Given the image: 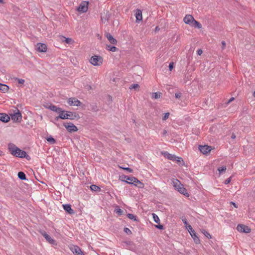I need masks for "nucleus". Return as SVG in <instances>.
Here are the masks:
<instances>
[{
	"mask_svg": "<svg viewBox=\"0 0 255 255\" xmlns=\"http://www.w3.org/2000/svg\"><path fill=\"white\" fill-rule=\"evenodd\" d=\"M45 108L59 114V116L55 118V121H58L60 119L63 120L68 119V117L66 113L67 111L62 110L61 108L52 104H50L49 106H45Z\"/></svg>",
	"mask_w": 255,
	"mask_h": 255,
	"instance_id": "nucleus-1",
	"label": "nucleus"
},
{
	"mask_svg": "<svg viewBox=\"0 0 255 255\" xmlns=\"http://www.w3.org/2000/svg\"><path fill=\"white\" fill-rule=\"evenodd\" d=\"M8 147L11 151V153L13 155L20 158L25 157L26 159H27L28 157H29L28 155H27V153L25 151L21 150L13 144H9Z\"/></svg>",
	"mask_w": 255,
	"mask_h": 255,
	"instance_id": "nucleus-2",
	"label": "nucleus"
},
{
	"mask_svg": "<svg viewBox=\"0 0 255 255\" xmlns=\"http://www.w3.org/2000/svg\"><path fill=\"white\" fill-rule=\"evenodd\" d=\"M103 61V58L100 56L94 55L93 56L90 60V62L91 64L94 66H100L102 64Z\"/></svg>",
	"mask_w": 255,
	"mask_h": 255,
	"instance_id": "nucleus-3",
	"label": "nucleus"
},
{
	"mask_svg": "<svg viewBox=\"0 0 255 255\" xmlns=\"http://www.w3.org/2000/svg\"><path fill=\"white\" fill-rule=\"evenodd\" d=\"M11 120L15 122L20 123L22 119V116L19 111L16 109L15 112L11 115Z\"/></svg>",
	"mask_w": 255,
	"mask_h": 255,
	"instance_id": "nucleus-4",
	"label": "nucleus"
},
{
	"mask_svg": "<svg viewBox=\"0 0 255 255\" xmlns=\"http://www.w3.org/2000/svg\"><path fill=\"white\" fill-rule=\"evenodd\" d=\"M187 229L189 231L191 237L193 239L195 243L196 244H199L200 243V240L199 238L197 236L195 231L192 229V227L191 225H188L186 227Z\"/></svg>",
	"mask_w": 255,
	"mask_h": 255,
	"instance_id": "nucleus-5",
	"label": "nucleus"
},
{
	"mask_svg": "<svg viewBox=\"0 0 255 255\" xmlns=\"http://www.w3.org/2000/svg\"><path fill=\"white\" fill-rule=\"evenodd\" d=\"M89 2L83 1L81 2L79 6L77 8V10L81 12H85L88 8Z\"/></svg>",
	"mask_w": 255,
	"mask_h": 255,
	"instance_id": "nucleus-6",
	"label": "nucleus"
},
{
	"mask_svg": "<svg viewBox=\"0 0 255 255\" xmlns=\"http://www.w3.org/2000/svg\"><path fill=\"white\" fill-rule=\"evenodd\" d=\"M237 229L241 233H249L251 231V229L248 226L244 225H238Z\"/></svg>",
	"mask_w": 255,
	"mask_h": 255,
	"instance_id": "nucleus-7",
	"label": "nucleus"
},
{
	"mask_svg": "<svg viewBox=\"0 0 255 255\" xmlns=\"http://www.w3.org/2000/svg\"><path fill=\"white\" fill-rule=\"evenodd\" d=\"M64 126L66 128L67 130L69 132L77 131L78 130L77 128L72 123H64Z\"/></svg>",
	"mask_w": 255,
	"mask_h": 255,
	"instance_id": "nucleus-8",
	"label": "nucleus"
},
{
	"mask_svg": "<svg viewBox=\"0 0 255 255\" xmlns=\"http://www.w3.org/2000/svg\"><path fill=\"white\" fill-rule=\"evenodd\" d=\"M67 103L70 106H80L81 104V102L75 98H70L67 101Z\"/></svg>",
	"mask_w": 255,
	"mask_h": 255,
	"instance_id": "nucleus-9",
	"label": "nucleus"
},
{
	"mask_svg": "<svg viewBox=\"0 0 255 255\" xmlns=\"http://www.w3.org/2000/svg\"><path fill=\"white\" fill-rule=\"evenodd\" d=\"M211 147L207 145H199V149L204 154L209 153L211 150Z\"/></svg>",
	"mask_w": 255,
	"mask_h": 255,
	"instance_id": "nucleus-10",
	"label": "nucleus"
},
{
	"mask_svg": "<svg viewBox=\"0 0 255 255\" xmlns=\"http://www.w3.org/2000/svg\"><path fill=\"white\" fill-rule=\"evenodd\" d=\"M70 249L75 255H84L83 254L81 249L77 246H73L71 247Z\"/></svg>",
	"mask_w": 255,
	"mask_h": 255,
	"instance_id": "nucleus-11",
	"label": "nucleus"
},
{
	"mask_svg": "<svg viewBox=\"0 0 255 255\" xmlns=\"http://www.w3.org/2000/svg\"><path fill=\"white\" fill-rule=\"evenodd\" d=\"M37 50L39 52H45L47 51V46L45 44L38 43L36 45Z\"/></svg>",
	"mask_w": 255,
	"mask_h": 255,
	"instance_id": "nucleus-12",
	"label": "nucleus"
},
{
	"mask_svg": "<svg viewBox=\"0 0 255 255\" xmlns=\"http://www.w3.org/2000/svg\"><path fill=\"white\" fill-rule=\"evenodd\" d=\"M194 18L192 15L190 14L186 15L183 18L184 22L187 24L191 25L193 21H194Z\"/></svg>",
	"mask_w": 255,
	"mask_h": 255,
	"instance_id": "nucleus-13",
	"label": "nucleus"
},
{
	"mask_svg": "<svg viewBox=\"0 0 255 255\" xmlns=\"http://www.w3.org/2000/svg\"><path fill=\"white\" fill-rule=\"evenodd\" d=\"M172 183L173 187L178 191H179V188H182V187H183V186L181 183L180 181L179 180H178V179H173L172 180Z\"/></svg>",
	"mask_w": 255,
	"mask_h": 255,
	"instance_id": "nucleus-14",
	"label": "nucleus"
},
{
	"mask_svg": "<svg viewBox=\"0 0 255 255\" xmlns=\"http://www.w3.org/2000/svg\"><path fill=\"white\" fill-rule=\"evenodd\" d=\"M125 180H123V181L126 182L128 184H134L135 181L136 179V178L134 177H128V176H124Z\"/></svg>",
	"mask_w": 255,
	"mask_h": 255,
	"instance_id": "nucleus-15",
	"label": "nucleus"
},
{
	"mask_svg": "<svg viewBox=\"0 0 255 255\" xmlns=\"http://www.w3.org/2000/svg\"><path fill=\"white\" fill-rule=\"evenodd\" d=\"M105 36L107 37V38L108 39V40L111 44L114 45L117 44V40L115 38H114L112 35L110 33H106Z\"/></svg>",
	"mask_w": 255,
	"mask_h": 255,
	"instance_id": "nucleus-16",
	"label": "nucleus"
},
{
	"mask_svg": "<svg viewBox=\"0 0 255 255\" xmlns=\"http://www.w3.org/2000/svg\"><path fill=\"white\" fill-rule=\"evenodd\" d=\"M41 234L49 243L53 245L56 244V241L52 239L45 232H41Z\"/></svg>",
	"mask_w": 255,
	"mask_h": 255,
	"instance_id": "nucleus-17",
	"label": "nucleus"
},
{
	"mask_svg": "<svg viewBox=\"0 0 255 255\" xmlns=\"http://www.w3.org/2000/svg\"><path fill=\"white\" fill-rule=\"evenodd\" d=\"M67 114L68 115V119L74 120L79 118L78 114L76 113H73L70 111H67Z\"/></svg>",
	"mask_w": 255,
	"mask_h": 255,
	"instance_id": "nucleus-18",
	"label": "nucleus"
},
{
	"mask_svg": "<svg viewBox=\"0 0 255 255\" xmlns=\"http://www.w3.org/2000/svg\"><path fill=\"white\" fill-rule=\"evenodd\" d=\"M10 120V117L5 113H0V121L7 123Z\"/></svg>",
	"mask_w": 255,
	"mask_h": 255,
	"instance_id": "nucleus-19",
	"label": "nucleus"
},
{
	"mask_svg": "<svg viewBox=\"0 0 255 255\" xmlns=\"http://www.w3.org/2000/svg\"><path fill=\"white\" fill-rule=\"evenodd\" d=\"M63 207L64 209L69 214H74V210L71 208V205L69 204H64L63 205Z\"/></svg>",
	"mask_w": 255,
	"mask_h": 255,
	"instance_id": "nucleus-20",
	"label": "nucleus"
},
{
	"mask_svg": "<svg viewBox=\"0 0 255 255\" xmlns=\"http://www.w3.org/2000/svg\"><path fill=\"white\" fill-rule=\"evenodd\" d=\"M135 17L136 22H138L142 19V11L139 9H137L136 10Z\"/></svg>",
	"mask_w": 255,
	"mask_h": 255,
	"instance_id": "nucleus-21",
	"label": "nucleus"
},
{
	"mask_svg": "<svg viewBox=\"0 0 255 255\" xmlns=\"http://www.w3.org/2000/svg\"><path fill=\"white\" fill-rule=\"evenodd\" d=\"M178 192L186 197H188L189 196V194L188 193L186 189L183 186L182 187V188H179Z\"/></svg>",
	"mask_w": 255,
	"mask_h": 255,
	"instance_id": "nucleus-22",
	"label": "nucleus"
},
{
	"mask_svg": "<svg viewBox=\"0 0 255 255\" xmlns=\"http://www.w3.org/2000/svg\"><path fill=\"white\" fill-rule=\"evenodd\" d=\"M9 90V87L5 84L0 83V91L3 93L7 92Z\"/></svg>",
	"mask_w": 255,
	"mask_h": 255,
	"instance_id": "nucleus-23",
	"label": "nucleus"
},
{
	"mask_svg": "<svg viewBox=\"0 0 255 255\" xmlns=\"http://www.w3.org/2000/svg\"><path fill=\"white\" fill-rule=\"evenodd\" d=\"M134 185L139 188H143L144 186V184L139 180H138L137 178L135 181Z\"/></svg>",
	"mask_w": 255,
	"mask_h": 255,
	"instance_id": "nucleus-24",
	"label": "nucleus"
},
{
	"mask_svg": "<svg viewBox=\"0 0 255 255\" xmlns=\"http://www.w3.org/2000/svg\"><path fill=\"white\" fill-rule=\"evenodd\" d=\"M162 95V93L161 92H158L155 93H153L152 94L151 98L152 99H157L161 97Z\"/></svg>",
	"mask_w": 255,
	"mask_h": 255,
	"instance_id": "nucleus-25",
	"label": "nucleus"
},
{
	"mask_svg": "<svg viewBox=\"0 0 255 255\" xmlns=\"http://www.w3.org/2000/svg\"><path fill=\"white\" fill-rule=\"evenodd\" d=\"M106 47H107V49L108 50L112 51V52H116V51H118V48H117L116 47H115L114 46H111L110 45H107Z\"/></svg>",
	"mask_w": 255,
	"mask_h": 255,
	"instance_id": "nucleus-26",
	"label": "nucleus"
},
{
	"mask_svg": "<svg viewBox=\"0 0 255 255\" xmlns=\"http://www.w3.org/2000/svg\"><path fill=\"white\" fill-rule=\"evenodd\" d=\"M191 25H192L195 27H197L199 29H200L202 28V25L200 24V23H199L198 21L196 20L195 19H194V21H193Z\"/></svg>",
	"mask_w": 255,
	"mask_h": 255,
	"instance_id": "nucleus-27",
	"label": "nucleus"
},
{
	"mask_svg": "<svg viewBox=\"0 0 255 255\" xmlns=\"http://www.w3.org/2000/svg\"><path fill=\"white\" fill-rule=\"evenodd\" d=\"M18 177L21 180H25L26 179V175L23 172H19L18 173Z\"/></svg>",
	"mask_w": 255,
	"mask_h": 255,
	"instance_id": "nucleus-28",
	"label": "nucleus"
},
{
	"mask_svg": "<svg viewBox=\"0 0 255 255\" xmlns=\"http://www.w3.org/2000/svg\"><path fill=\"white\" fill-rule=\"evenodd\" d=\"M167 157L168 159L173 161L175 160L177 158V156H176L175 155L169 153L167 154Z\"/></svg>",
	"mask_w": 255,
	"mask_h": 255,
	"instance_id": "nucleus-29",
	"label": "nucleus"
},
{
	"mask_svg": "<svg viewBox=\"0 0 255 255\" xmlns=\"http://www.w3.org/2000/svg\"><path fill=\"white\" fill-rule=\"evenodd\" d=\"M201 232L202 233H203L208 239H211L212 237H211V235L207 232L204 229H202L201 230Z\"/></svg>",
	"mask_w": 255,
	"mask_h": 255,
	"instance_id": "nucleus-30",
	"label": "nucleus"
},
{
	"mask_svg": "<svg viewBox=\"0 0 255 255\" xmlns=\"http://www.w3.org/2000/svg\"><path fill=\"white\" fill-rule=\"evenodd\" d=\"M107 13H108V12H106V13L104 12L101 15V20H102V22H103V23H105L106 22V21L107 20Z\"/></svg>",
	"mask_w": 255,
	"mask_h": 255,
	"instance_id": "nucleus-31",
	"label": "nucleus"
},
{
	"mask_svg": "<svg viewBox=\"0 0 255 255\" xmlns=\"http://www.w3.org/2000/svg\"><path fill=\"white\" fill-rule=\"evenodd\" d=\"M175 161H176L177 163H178L180 165H183L184 164V161L181 157L177 156V158Z\"/></svg>",
	"mask_w": 255,
	"mask_h": 255,
	"instance_id": "nucleus-32",
	"label": "nucleus"
},
{
	"mask_svg": "<svg viewBox=\"0 0 255 255\" xmlns=\"http://www.w3.org/2000/svg\"><path fill=\"white\" fill-rule=\"evenodd\" d=\"M90 188L92 191H94L98 192V191H100V188L95 185H92L90 186Z\"/></svg>",
	"mask_w": 255,
	"mask_h": 255,
	"instance_id": "nucleus-33",
	"label": "nucleus"
},
{
	"mask_svg": "<svg viewBox=\"0 0 255 255\" xmlns=\"http://www.w3.org/2000/svg\"><path fill=\"white\" fill-rule=\"evenodd\" d=\"M152 215L153 216L154 221L155 223L159 224V222H160V220H159V218H158V216L154 213H152Z\"/></svg>",
	"mask_w": 255,
	"mask_h": 255,
	"instance_id": "nucleus-34",
	"label": "nucleus"
},
{
	"mask_svg": "<svg viewBox=\"0 0 255 255\" xmlns=\"http://www.w3.org/2000/svg\"><path fill=\"white\" fill-rule=\"evenodd\" d=\"M115 212L119 215H122L123 211L121 209L118 208L115 210Z\"/></svg>",
	"mask_w": 255,
	"mask_h": 255,
	"instance_id": "nucleus-35",
	"label": "nucleus"
},
{
	"mask_svg": "<svg viewBox=\"0 0 255 255\" xmlns=\"http://www.w3.org/2000/svg\"><path fill=\"white\" fill-rule=\"evenodd\" d=\"M127 216L129 219L133 220L134 221L136 220L135 216L132 214H128Z\"/></svg>",
	"mask_w": 255,
	"mask_h": 255,
	"instance_id": "nucleus-36",
	"label": "nucleus"
},
{
	"mask_svg": "<svg viewBox=\"0 0 255 255\" xmlns=\"http://www.w3.org/2000/svg\"><path fill=\"white\" fill-rule=\"evenodd\" d=\"M47 140L52 144L55 143V140L52 137H49L47 138Z\"/></svg>",
	"mask_w": 255,
	"mask_h": 255,
	"instance_id": "nucleus-37",
	"label": "nucleus"
},
{
	"mask_svg": "<svg viewBox=\"0 0 255 255\" xmlns=\"http://www.w3.org/2000/svg\"><path fill=\"white\" fill-rule=\"evenodd\" d=\"M226 166H222L218 168V170L220 173H221L223 172H225L226 170Z\"/></svg>",
	"mask_w": 255,
	"mask_h": 255,
	"instance_id": "nucleus-38",
	"label": "nucleus"
},
{
	"mask_svg": "<svg viewBox=\"0 0 255 255\" xmlns=\"http://www.w3.org/2000/svg\"><path fill=\"white\" fill-rule=\"evenodd\" d=\"M139 87V86L138 84H132L130 86V87H129V89H136L137 88H138Z\"/></svg>",
	"mask_w": 255,
	"mask_h": 255,
	"instance_id": "nucleus-39",
	"label": "nucleus"
},
{
	"mask_svg": "<svg viewBox=\"0 0 255 255\" xmlns=\"http://www.w3.org/2000/svg\"><path fill=\"white\" fill-rule=\"evenodd\" d=\"M169 115H170L169 113H165L164 114V117L162 118V120L163 121H166L169 118Z\"/></svg>",
	"mask_w": 255,
	"mask_h": 255,
	"instance_id": "nucleus-40",
	"label": "nucleus"
},
{
	"mask_svg": "<svg viewBox=\"0 0 255 255\" xmlns=\"http://www.w3.org/2000/svg\"><path fill=\"white\" fill-rule=\"evenodd\" d=\"M124 230V232L125 233H126L127 234H128V235H129V234H131V231L129 229H128V228H125Z\"/></svg>",
	"mask_w": 255,
	"mask_h": 255,
	"instance_id": "nucleus-41",
	"label": "nucleus"
},
{
	"mask_svg": "<svg viewBox=\"0 0 255 255\" xmlns=\"http://www.w3.org/2000/svg\"><path fill=\"white\" fill-rule=\"evenodd\" d=\"M120 168L128 171L129 173H131L133 171V170L132 169L128 168V167L125 168V167H120Z\"/></svg>",
	"mask_w": 255,
	"mask_h": 255,
	"instance_id": "nucleus-42",
	"label": "nucleus"
},
{
	"mask_svg": "<svg viewBox=\"0 0 255 255\" xmlns=\"http://www.w3.org/2000/svg\"><path fill=\"white\" fill-rule=\"evenodd\" d=\"M15 80H16L18 81V83L21 84H23L25 82L24 80L22 79L16 78Z\"/></svg>",
	"mask_w": 255,
	"mask_h": 255,
	"instance_id": "nucleus-43",
	"label": "nucleus"
},
{
	"mask_svg": "<svg viewBox=\"0 0 255 255\" xmlns=\"http://www.w3.org/2000/svg\"><path fill=\"white\" fill-rule=\"evenodd\" d=\"M72 41V39L70 38H65V42L66 43H70Z\"/></svg>",
	"mask_w": 255,
	"mask_h": 255,
	"instance_id": "nucleus-44",
	"label": "nucleus"
},
{
	"mask_svg": "<svg viewBox=\"0 0 255 255\" xmlns=\"http://www.w3.org/2000/svg\"><path fill=\"white\" fill-rule=\"evenodd\" d=\"M181 93L179 92V93H175V97H176V98L177 99H179L181 97Z\"/></svg>",
	"mask_w": 255,
	"mask_h": 255,
	"instance_id": "nucleus-45",
	"label": "nucleus"
},
{
	"mask_svg": "<svg viewBox=\"0 0 255 255\" xmlns=\"http://www.w3.org/2000/svg\"><path fill=\"white\" fill-rule=\"evenodd\" d=\"M173 62H171L169 63V70L170 71H171L173 68Z\"/></svg>",
	"mask_w": 255,
	"mask_h": 255,
	"instance_id": "nucleus-46",
	"label": "nucleus"
},
{
	"mask_svg": "<svg viewBox=\"0 0 255 255\" xmlns=\"http://www.w3.org/2000/svg\"><path fill=\"white\" fill-rule=\"evenodd\" d=\"M155 227L161 230L163 229V226L160 224L158 225H155Z\"/></svg>",
	"mask_w": 255,
	"mask_h": 255,
	"instance_id": "nucleus-47",
	"label": "nucleus"
},
{
	"mask_svg": "<svg viewBox=\"0 0 255 255\" xmlns=\"http://www.w3.org/2000/svg\"><path fill=\"white\" fill-rule=\"evenodd\" d=\"M231 177L230 178H229L228 179H226L225 181V184H228L229 183H230V182H231Z\"/></svg>",
	"mask_w": 255,
	"mask_h": 255,
	"instance_id": "nucleus-48",
	"label": "nucleus"
},
{
	"mask_svg": "<svg viewBox=\"0 0 255 255\" xmlns=\"http://www.w3.org/2000/svg\"><path fill=\"white\" fill-rule=\"evenodd\" d=\"M222 49H224L226 47V42L225 41H222Z\"/></svg>",
	"mask_w": 255,
	"mask_h": 255,
	"instance_id": "nucleus-49",
	"label": "nucleus"
},
{
	"mask_svg": "<svg viewBox=\"0 0 255 255\" xmlns=\"http://www.w3.org/2000/svg\"><path fill=\"white\" fill-rule=\"evenodd\" d=\"M203 51L201 49H198L197 51V53L198 55H200L202 54Z\"/></svg>",
	"mask_w": 255,
	"mask_h": 255,
	"instance_id": "nucleus-50",
	"label": "nucleus"
},
{
	"mask_svg": "<svg viewBox=\"0 0 255 255\" xmlns=\"http://www.w3.org/2000/svg\"><path fill=\"white\" fill-rule=\"evenodd\" d=\"M182 221H183V222L184 224L186 226V227H187V226H188V225H188V222H187V221H186V219H185V220H183Z\"/></svg>",
	"mask_w": 255,
	"mask_h": 255,
	"instance_id": "nucleus-51",
	"label": "nucleus"
},
{
	"mask_svg": "<svg viewBox=\"0 0 255 255\" xmlns=\"http://www.w3.org/2000/svg\"><path fill=\"white\" fill-rule=\"evenodd\" d=\"M231 204H233V205L234 206V207H235V208H237V207H238V206L236 205V204H235V203L233 202H231Z\"/></svg>",
	"mask_w": 255,
	"mask_h": 255,
	"instance_id": "nucleus-52",
	"label": "nucleus"
},
{
	"mask_svg": "<svg viewBox=\"0 0 255 255\" xmlns=\"http://www.w3.org/2000/svg\"><path fill=\"white\" fill-rule=\"evenodd\" d=\"M232 138L235 139L236 138V135L234 133H233L231 136Z\"/></svg>",
	"mask_w": 255,
	"mask_h": 255,
	"instance_id": "nucleus-53",
	"label": "nucleus"
},
{
	"mask_svg": "<svg viewBox=\"0 0 255 255\" xmlns=\"http://www.w3.org/2000/svg\"><path fill=\"white\" fill-rule=\"evenodd\" d=\"M234 100V98H231V99L229 100L228 103H229L231 102H232V101H233Z\"/></svg>",
	"mask_w": 255,
	"mask_h": 255,
	"instance_id": "nucleus-54",
	"label": "nucleus"
},
{
	"mask_svg": "<svg viewBox=\"0 0 255 255\" xmlns=\"http://www.w3.org/2000/svg\"><path fill=\"white\" fill-rule=\"evenodd\" d=\"M166 133H167V131L165 129L163 130V135H165L166 134Z\"/></svg>",
	"mask_w": 255,
	"mask_h": 255,
	"instance_id": "nucleus-55",
	"label": "nucleus"
},
{
	"mask_svg": "<svg viewBox=\"0 0 255 255\" xmlns=\"http://www.w3.org/2000/svg\"><path fill=\"white\" fill-rule=\"evenodd\" d=\"M2 152L1 150H0V156H1L2 155Z\"/></svg>",
	"mask_w": 255,
	"mask_h": 255,
	"instance_id": "nucleus-56",
	"label": "nucleus"
},
{
	"mask_svg": "<svg viewBox=\"0 0 255 255\" xmlns=\"http://www.w3.org/2000/svg\"><path fill=\"white\" fill-rule=\"evenodd\" d=\"M0 3H3V0H0Z\"/></svg>",
	"mask_w": 255,
	"mask_h": 255,
	"instance_id": "nucleus-57",
	"label": "nucleus"
},
{
	"mask_svg": "<svg viewBox=\"0 0 255 255\" xmlns=\"http://www.w3.org/2000/svg\"><path fill=\"white\" fill-rule=\"evenodd\" d=\"M253 96L255 97V91L254 92Z\"/></svg>",
	"mask_w": 255,
	"mask_h": 255,
	"instance_id": "nucleus-58",
	"label": "nucleus"
}]
</instances>
